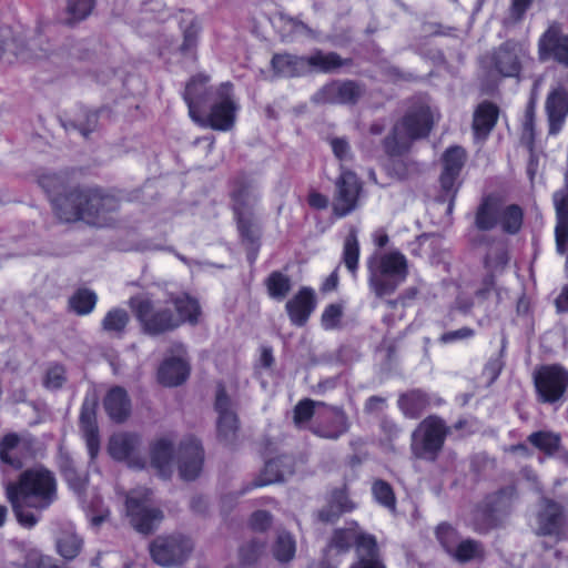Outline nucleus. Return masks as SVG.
I'll return each instance as SVG.
<instances>
[{"label": "nucleus", "mask_w": 568, "mask_h": 568, "mask_svg": "<svg viewBox=\"0 0 568 568\" xmlns=\"http://www.w3.org/2000/svg\"><path fill=\"white\" fill-rule=\"evenodd\" d=\"M65 382V369L60 365L51 366L45 375L44 385L48 388H60Z\"/></svg>", "instance_id": "nucleus-61"}, {"label": "nucleus", "mask_w": 568, "mask_h": 568, "mask_svg": "<svg viewBox=\"0 0 568 568\" xmlns=\"http://www.w3.org/2000/svg\"><path fill=\"white\" fill-rule=\"evenodd\" d=\"M359 251L356 230L351 229L344 240L342 261L354 278L357 276Z\"/></svg>", "instance_id": "nucleus-46"}, {"label": "nucleus", "mask_w": 568, "mask_h": 568, "mask_svg": "<svg viewBox=\"0 0 568 568\" xmlns=\"http://www.w3.org/2000/svg\"><path fill=\"white\" fill-rule=\"evenodd\" d=\"M435 534L438 542L448 555H450L455 547H457V544L462 538L458 531L446 523L439 524Z\"/></svg>", "instance_id": "nucleus-55"}, {"label": "nucleus", "mask_w": 568, "mask_h": 568, "mask_svg": "<svg viewBox=\"0 0 568 568\" xmlns=\"http://www.w3.org/2000/svg\"><path fill=\"white\" fill-rule=\"evenodd\" d=\"M192 550V540L180 534L158 537L150 546L153 560L163 567L183 564L190 557Z\"/></svg>", "instance_id": "nucleus-13"}, {"label": "nucleus", "mask_w": 568, "mask_h": 568, "mask_svg": "<svg viewBox=\"0 0 568 568\" xmlns=\"http://www.w3.org/2000/svg\"><path fill=\"white\" fill-rule=\"evenodd\" d=\"M449 427L436 415L423 419L412 434V454L423 460L435 462L442 452Z\"/></svg>", "instance_id": "nucleus-7"}, {"label": "nucleus", "mask_w": 568, "mask_h": 568, "mask_svg": "<svg viewBox=\"0 0 568 568\" xmlns=\"http://www.w3.org/2000/svg\"><path fill=\"white\" fill-rule=\"evenodd\" d=\"M324 402H316L310 398L300 400L294 407V424L297 427H303L305 423L310 422L314 416L315 407H326Z\"/></svg>", "instance_id": "nucleus-54"}, {"label": "nucleus", "mask_w": 568, "mask_h": 568, "mask_svg": "<svg viewBox=\"0 0 568 568\" xmlns=\"http://www.w3.org/2000/svg\"><path fill=\"white\" fill-rule=\"evenodd\" d=\"M499 109L489 101L481 102L474 112L473 130L476 138L486 139L497 123Z\"/></svg>", "instance_id": "nucleus-34"}, {"label": "nucleus", "mask_w": 568, "mask_h": 568, "mask_svg": "<svg viewBox=\"0 0 568 568\" xmlns=\"http://www.w3.org/2000/svg\"><path fill=\"white\" fill-rule=\"evenodd\" d=\"M129 305L140 322L143 332L151 336L164 334L181 325V321L175 318L170 307L154 303L144 295L131 297Z\"/></svg>", "instance_id": "nucleus-8"}, {"label": "nucleus", "mask_w": 568, "mask_h": 568, "mask_svg": "<svg viewBox=\"0 0 568 568\" xmlns=\"http://www.w3.org/2000/svg\"><path fill=\"white\" fill-rule=\"evenodd\" d=\"M174 459L180 477L183 480H194L200 475L204 462V452L200 442L194 437H187L180 443L176 453H174L173 442L168 437L153 443L151 464L162 478L171 477Z\"/></svg>", "instance_id": "nucleus-2"}, {"label": "nucleus", "mask_w": 568, "mask_h": 568, "mask_svg": "<svg viewBox=\"0 0 568 568\" xmlns=\"http://www.w3.org/2000/svg\"><path fill=\"white\" fill-rule=\"evenodd\" d=\"M6 496L11 504L18 523L24 528H33L38 524L40 517L26 509V507H29L27 500L11 494H6Z\"/></svg>", "instance_id": "nucleus-50"}, {"label": "nucleus", "mask_w": 568, "mask_h": 568, "mask_svg": "<svg viewBox=\"0 0 568 568\" xmlns=\"http://www.w3.org/2000/svg\"><path fill=\"white\" fill-rule=\"evenodd\" d=\"M367 267L368 286L377 297L393 294L408 274L407 260L398 251L371 257Z\"/></svg>", "instance_id": "nucleus-5"}, {"label": "nucleus", "mask_w": 568, "mask_h": 568, "mask_svg": "<svg viewBox=\"0 0 568 568\" xmlns=\"http://www.w3.org/2000/svg\"><path fill=\"white\" fill-rule=\"evenodd\" d=\"M466 152L460 146H450L443 154L442 187L447 192H456V181L465 164Z\"/></svg>", "instance_id": "nucleus-27"}, {"label": "nucleus", "mask_w": 568, "mask_h": 568, "mask_svg": "<svg viewBox=\"0 0 568 568\" xmlns=\"http://www.w3.org/2000/svg\"><path fill=\"white\" fill-rule=\"evenodd\" d=\"M80 428L87 442L88 452L91 458H94L99 452V430L95 420V405L85 399L80 413Z\"/></svg>", "instance_id": "nucleus-31"}, {"label": "nucleus", "mask_w": 568, "mask_h": 568, "mask_svg": "<svg viewBox=\"0 0 568 568\" xmlns=\"http://www.w3.org/2000/svg\"><path fill=\"white\" fill-rule=\"evenodd\" d=\"M347 63L336 52H323L322 50H315L313 53L307 55V70L317 71L323 73H331L342 68Z\"/></svg>", "instance_id": "nucleus-38"}, {"label": "nucleus", "mask_w": 568, "mask_h": 568, "mask_svg": "<svg viewBox=\"0 0 568 568\" xmlns=\"http://www.w3.org/2000/svg\"><path fill=\"white\" fill-rule=\"evenodd\" d=\"M329 144L334 155L341 161L346 162L352 159L351 145L344 138H333Z\"/></svg>", "instance_id": "nucleus-62"}, {"label": "nucleus", "mask_w": 568, "mask_h": 568, "mask_svg": "<svg viewBox=\"0 0 568 568\" xmlns=\"http://www.w3.org/2000/svg\"><path fill=\"white\" fill-rule=\"evenodd\" d=\"M398 408L408 418H418L429 406L430 399L422 389H412L402 394L397 400Z\"/></svg>", "instance_id": "nucleus-37"}, {"label": "nucleus", "mask_w": 568, "mask_h": 568, "mask_svg": "<svg viewBox=\"0 0 568 568\" xmlns=\"http://www.w3.org/2000/svg\"><path fill=\"white\" fill-rule=\"evenodd\" d=\"M152 491L140 487L132 489L125 497V514L133 528L150 534L162 520V511L152 505Z\"/></svg>", "instance_id": "nucleus-10"}, {"label": "nucleus", "mask_w": 568, "mask_h": 568, "mask_svg": "<svg viewBox=\"0 0 568 568\" xmlns=\"http://www.w3.org/2000/svg\"><path fill=\"white\" fill-rule=\"evenodd\" d=\"M98 296L88 288L78 290L69 300L71 310L78 315L90 314L97 304Z\"/></svg>", "instance_id": "nucleus-51"}, {"label": "nucleus", "mask_w": 568, "mask_h": 568, "mask_svg": "<svg viewBox=\"0 0 568 568\" xmlns=\"http://www.w3.org/2000/svg\"><path fill=\"white\" fill-rule=\"evenodd\" d=\"M210 78L204 74H196L190 79L185 85L183 99L189 108V114L192 120L200 119V111L206 104L210 97L213 99L214 92H211L207 83Z\"/></svg>", "instance_id": "nucleus-24"}, {"label": "nucleus", "mask_w": 568, "mask_h": 568, "mask_svg": "<svg viewBox=\"0 0 568 568\" xmlns=\"http://www.w3.org/2000/svg\"><path fill=\"white\" fill-rule=\"evenodd\" d=\"M449 556L458 562L480 560L485 557V548L478 540L460 538L457 547H455Z\"/></svg>", "instance_id": "nucleus-42"}, {"label": "nucleus", "mask_w": 568, "mask_h": 568, "mask_svg": "<svg viewBox=\"0 0 568 568\" xmlns=\"http://www.w3.org/2000/svg\"><path fill=\"white\" fill-rule=\"evenodd\" d=\"M545 110L549 123V134H558L568 116V91L564 87L552 89L546 98Z\"/></svg>", "instance_id": "nucleus-23"}, {"label": "nucleus", "mask_w": 568, "mask_h": 568, "mask_svg": "<svg viewBox=\"0 0 568 568\" xmlns=\"http://www.w3.org/2000/svg\"><path fill=\"white\" fill-rule=\"evenodd\" d=\"M265 550V541L258 538H253L248 541L243 542L237 551V559L247 565L248 567L254 566L261 558Z\"/></svg>", "instance_id": "nucleus-52"}, {"label": "nucleus", "mask_w": 568, "mask_h": 568, "mask_svg": "<svg viewBox=\"0 0 568 568\" xmlns=\"http://www.w3.org/2000/svg\"><path fill=\"white\" fill-rule=\"evenodd\" d=\"M172 303L175 307L178 315L176 320L181 321V324L189 322L194 324L197 322L201 313L199 302L187 294H181L172 298Z\"/></svg>", "instance_id": "nucleus-45"}, {"label": "nucleus", "mask_w": 568, "mask_h": 568, "mask_svg": "<svg viewBox=\"0 0 568 568\" xmlns=\"http://www.w3.org/2000/svg\"><path fill=\"white\" fill-rule=\"evenodd\" d=\"M332 414L327 423H317L312 427V433L317 437L337 440L342 435L347 433L349 422L343 408L337 406H326Z\"/></svg>", "instance_id": "nucleus-29"}, {"label": "nucleus", "mask_w": 568, "mask_h": 568, "mask_svg": "<svg viewBox=\"0 0 568 568\" xmlns=\"http://www.w3.org/2000/svg\"><path fill=\"white\" fill-rule=\"evenodd\" d=\"M316 307L315 292L303 286L286 302L285 308L290 321L295 326H304Z\"/></svg>", "instance_id": "nucleus-25"}, {"label": "nucleus", "mask_w": 568, "mask_h": 568, "mask_svg": "<svg viewBox=\"0 0 568 568\" xmlns=\"http://www.w3.org/2000/svg\"><path fill=\"white\" fill-rule=\"evenodd\" d=\"M239 104L233 93L231 82L221 83L214 91L211 110L207 114L200 111V119L194 118V122L203 128H212L217 131H229L235 122Z\"/></svg>", "instance_id": "nucleus-9"}, {"label": "nucleus", "mask_w": 568, "mask_h": 568, "mask_svg": "<svg viewBox=\"0 0 568 568\" xmlns=\"http://www.w3.org/2000/svg\"><path fill=\"white\" fill-rule=\"evenodd\" d=\"M282 37L285 41H293L297 38L316 39L318 32L303 21L286 14L280 16Z\"/></svg>", "instance_id": "nucleus-39"}, {"label": "nucleus", "mask_w": 568, "mask_h": 568, "mask_svg": "<svg viewBox=\"0 0 568 568\" xmlns=\"http://www.w3.org/2000/svg\"><path fill=\"white\" fill-rule=\"evenodd\" d=\"M59 467L69 487L77 494H81L88 483L87 475L83 471H79L75 462L64 454L60 456Z\"/></svg>", "instance_id": "nucleus-40"}, {"label": "nucleus", "mask_w": 568, "mask_h": 568, "mask_svg": "<svg viewBox=\"0 0 568 568\" xmlns=\"http://www.w3.org/2000/svg\"><path fill=\"white\" fill-rule=\"evenodd\" d=\"M540 61L554 60L568 68V34L562 32L558 22H551L538 40Z\"/></svg>", "instance_id": "nucleus-15"}, {"label": "nucleus", "mask_w": 568, "mask_h": 568, "mask_svg": "<svg viewBox=\"0 0 568 568\" xmlns=\"http://www.w3.org/2000/svg\"><path fill=\"white\" fill-rule=\"evenodd\" d=\"M527 442L547 457H552L561 446V436L551 430H537L527 437Z\"/></svg>", "instance_id": "nucleus-41"}, {"label": "nucleus", "mask_w": 568, "mask_h": 568, "mask_svg": "<svg viewBox=\"0 0 568 568\" xmlns=\"http://www.w3.org/2000/svg\"><path fill=\"white\" fill-rule=\"evenodd\" d=\"M524 55L525 50L521 44L507 41L495 53V68L504 77H517L521 68L520 59Z\"/></svg>", "instance_id": "nucleus-26"}, {"label": "nucleus", "mask_w": 568, "mask_h": 568, "mask_svg": "<svg viewBox=\"0 0 568 568\" xmlns=\"http://www.w3.org/2000/svg\"><path fill=\"white\" fill-rule=\"evenodd\" d=\"M523 222L524 211L519 205H504L494 195L481 199L474 216V225L480 232L491 231L499 225L504 233L515 235L521 230Z\"/></svg>", "instance_id": "nucleus-6"}, {"label": "nucleus", "mask_w": 568, "mask_h": 568, "mask_svg": "<svg viewBox=\"0 0 568 568\" xmlns=\"http://www.w3.org/2000/svg\"><path fill=\"white\" fill-rule=\"evenodd\" d=\"M387 407V398L373 395L365 400L364 412L368 415H375Z\"/></svg>", "instance_id": "nucleus-64"}, {"label": "nucleus", "mask_w": 568, "mask_h": 568, "mask_svg": "<svg viewBox=\"0 0 568 568\" xmlns=\"http://www.w3.org/2000/svg\"><path fill=\"white\" fill-rule=\"evenodd\" d=\"M272 524V516L265 510H257L252 514L250 525L254 530L264 531Z\"/></svg>", "instance_id": "nucleus-63"}, {"label": "nucleus", "mask_w": 568, "mask_h": 568, "mask_svg": "<svg viewBox=\"0 0 568 568\" xmlns=\"http://www.w3.org/2000/svg\"><path fill=\"white\" fill-rule=\"evenodd\" d=\"M200 27L197 22L194 20L191 21L183 31V43L181 45L182 52L187 53L196 47Z\"/></svg>", "instance_id": "nucleus-58"}, {"label": "nucleus", "mask_w": 568, "mask_h": 568, "mask_svg": "<svg viewBox=\"0 0 568 568\" xmlns=\"http://www.w3.org/2000/svg\"><path fill=\"white\" fill-rule=\"evenodd\" d=\"M567 518L560 504L544 498L537 514V529L541 535L560 537L565 535Z\"/></svg>", "instance_id": "nucleus-19"}, {"label": "nucleus", "mask_w": 568, "mask_h": 568, "mask_svg": "<svg viewBox=\"0 0 568 568\" xmlns=\"http://www.w3.org/2000/svg\"><path fill=\"white\" fill-rule=\"evenodd\" d=\"M343 317V306L341 304H329L325 307L321 316V323L324 329L331 331L339 326Z\"/></svg>", "instance_id": "nucleus-56"}, {"label": "nucleus", "mask_w": 568, "mask_h": 568, "mask_svg": "<svg viewBox=\"0 0 568 568\" xmlns=\"http://www.w3.org/2000/svg\"><path fill=\"white\" fill-rule=\"evenodd\" d=\"M475 336V331L470 327H460L442 334L438 338L442 344H452L458 341L469 339Z\"/></svg>", "instance_id": "nucleus-60"}, {"label": "nucleus", "mask_w": 568, "mask_h": 568, "mask_svg": "<svg viewBox=\"0 0 568 568\" xmlns=\"http://www.w3.org/2000/svg\"><path fill=\"white\" fill-rule=\"evenodd\" d=\"M372 494L379 505L392 511L396 509V497L387 481L383 479L375 480L372 485Z\"/></svg>", "instance_id": "nucleus-53"}, {"label": "nucleus", "mask_w": 568, "mask_h": 568, "mask_svg": "<svg viewBox=\"0 0 568 568\" xmlns=\"http://www.w3.org/2000/svg\"><path fill=\"white\" fill-rule=\"evenodd\" d=\"M534 386L537 402L557 405L568 388V371L558 364L542 365L535 369Z\"/></svg>", "instance_id": "nucleus-11"}, {"label": "nucleus", "mask_w": 568, "mask_h": 568, "mask_svg": "<svg viewBox=\"0 0 568 568\" xmlns=\"http://www.w3.org/2000/svg\"><path fill=\"white\" fill-rule=\"evenodd\" d=\"M34 438L30 435L10 433L0 440V460L14 469L23 465V460L32 453Z\"/></svg>", "instance_id": "nucleus-18"}, {"label": "nucleus", "mask_w": 568, "mask_h": 568, "mask_svg": "<svg viewBox=\"0 0 568 568\" xmlns=\"http://www.w3.org/2000/svg\"><path fill=\"white\" fill-rule=\"evenodd\" d=\"M140 438L134 434L119 433L111 436L108 450L112 458L128 462L130 467L143 468L144 459L135 456Z\"/></svg>", "instance_id": "nucleus-22"}, {"label": "nucleus", "mask_w": 568, "mask_h": 568, "mask_svg": "<svg viewBox=\"0 0 568 568\" xmlns=\"http://www.w3.org/2000/svg\"><path fill=\"white\" fill-rule=\"evenodd\" d=\"M335 187L333 211L335 215L343 217L355 210L361 192V183L354 172L341 165V173L335 182Z\"/></svg>", "instance_id": "nucleus-16"}, {"label": "nucleus", "mask_w": 568, "mask_h": 568, "mask_svg": "<svg viewBox=\"0 0 568 568\" xmlns=\"http://www.w3.org/2000/svg\"><path fill=\"white\" fill-rule=\"evenodd\" d=\"M55 215L62 222L84 221L94 226H106L120 209V200L100 187L77 186L52 200Z\"/></svg>", "instance_id": "nucleus-1"}, {"label": "nucleus", "mask_w": 568, "mask_h": 568, "mask_svg": "<svg viewBox=\"0 0 568 568\" xmlns=\"http://www.w3.org/2000/svg\"><path fill=\"white\" fill-rule=\"evenodd\" d=\"M6 494L23 498L31 508L44 510L58 498L57 478L45 467L34 466L22 471L17 481L8 483Z\"/></svg>", "instance_id": "nucleus-4"}, {"label": "nucleus", "mask_w": 568, "mask_h": 568, "mask_svg": "<svg viewBox=\"0 0 568 568\" xmlns=\"http://www.w3.org/2000/svg\"><path fill=\"white\" fill-rule=\"evenodd\" d=\"M103 405L109 417L116 423L124 422L131 410L128 394L124 388L119 386L113 387L108 392L103 400Z\"/></svg>", "instance_id": "nucleus-36"}, {"label": "nucleus", "mask_w": 568, "mask_h": 568, "mask_svg": "<svg viewBox=\"0 0 568 568\" xmlns=\"http://www.w3.org/2000/svg\"><path fill=\"white\" fill-rule=\"evenodd\" d=\"M362 95L361 87L354 81H333L320 89L313 97L316 103H355Z\"/></svg>", "instance_id": "nucleus-21"}, {"label": "nucleus", "mask_w": 568, "mask_h": 568, "mask_svg": "<svg viewBox=\"0 0 568 568\" xmlns=\"http://www.w3.org/2000/svg\"><path fill=\"white\" fill-rule=\"evenodd\" d=\"M295 551L296 542L294 537L286 531L280 532L272 546L274 558L281 564H286L294 558Z\"/></svg>", "instance_id": "nucleus-49"}, {"label": "nucleus", "mask_w": 568, "mask_h": 568, "mask_svg": "<svg viewBox=\"0 0 568 568\" xmlns=\"http://www.w3.org/2000/svg\"><path fill=\"white\" fill-rule=\"evenodd\" d=\"M554 205L556 210V246L560 254L567 251L568 242V191L559 190L554 194Z\"/></svg>", "instance_id": "nucleus-30"}, {"label": "nucleus", "mask_w": 568, "mask_h": 568, "mask_svg": "<svg viewBox=\"0 0 568 568\" xmlns=\"http://www.w3.org/2000/svg\"><path fill=\"white\" fill-rule=\"evenodd\" d=\"M179 355L166 358L158 372L159 382L165 386H178L189 376L190 367L183 357L184 348L181 344L178 346Z\"/></svg>", "instance_id": "nucleus-28"}, {"label": "nucleus", "mask_w": 568, "mask_h": 568, "mask_svg": "<svg viewBox=\"0 0 568 568\" xmlns=\"http://www.w3.org/2000/svg\"><path fill=\"white\" fill-rule=\"evenodd\" d=\"M265 286L270 297L283 301L292 288V281L288 275L281 271L272 272L265 280Z\"/></svg>", "instance_id": "nucleus-47"}, {"label": "nucleus", "mask_w": 568, "mask_h": 568, "mask_svg": "<svg viewBox=\"0 0 568 568\" xmlns=\"http://www.w3.org/2000/svg\"><path fill=\"white\" fill-rule=\"evenodd\" d=\"M232 196L239 232L244 240L253 243L256 234L253 230L252 214L260 199L257 187L253 181L241 179L236 181Z\"/></svg>", "instance_id": "nucleus-12"}, {"label": "nucleus", "mask_w": 568, "mask_h": 568, "mask_svg": "<svg viewBox=\"0 0 568 568\" xmlns=\"http://www.w3.org/2000/svg\"><path fill=\"white\" fill-rule=\"evenodd\" d=\"M433 124L434 112L429 103L418 99L384 139L385 152L390 156L408 152L415 141L429 134Z\"/></svg>", "instance_id": "nucleus-3"}, {"label": "nucleus", "mask_w": 568, "mask_h": 568, "mask_svg": "<svg viewBox=\"0 0 568 568\" xmlns=\"http://www.w3.org/2000/svg\"><path fill=\"white\" fill-rule=\"evenodd\" d=\"M272 68L281 77L293 78L308 73L307 55L277 53L272 58Z\"/></svg>", "instance_id": "nucleus-33"}, {"label": "nucleus", "mask_w": 568, "mask_h": 568, "mask_svg": "<svg viewBox=\"0 0 568 568\" xmlns=\"http://www.w3.org/2000/svg\"><path fill=\"white\" fill-rule=\"evenodd\" d=\"M293 460L290 456H280L265 463L262 475L253 484L254 487L266 486L276 481L284 480L286 476L292 475Z\"/></svg>", "instance_id": "nucleus-32"}, {"label": "nucleus", "mask_w": 568, "mask_h": 568, "mask_svg": "<svg viewBox=\"0 0 568 568\" xmlns=\"http://www.w3.org/2000/svg\"><path fill=\"white\" fill-rule=\"evenodd\" d=\"M354 509V504L349 500L347 494L343 489H336L331 496V505L327 509H322L318 514L322 521H333L342 513Z\"/></svg>", "instance_id": "nucleus-44"}, {"label": "nucleus", "mask_w": 568, "mask_h": 568, "mask_svg": "<svg viewBox=\"0 0 568 568\" xmlns=\"http://www.w3.org/2000/svg\"><path fill=\"white\" fill-rule=\"evenodd\" d=\"M94 7V0H67L62 20L68 26H74L85 20Z\"/></svg>", "instance_id": "nucleus-43"}, {"label": "nucleus", "mask_w": 568, "mask_h": 568, "mask_svg": "<svg viewBox=\"0 0 568 568\" xmlns=\"http://www.w3.org/2000/svg\"><path fill=\"white\" fill-rule=\"evenodd\" d=\"M217 417V437L224 445H232L237 435V416L232 409V403L222 385L217 386L215 398Z\"/></svg>", "instance_id": "nucleus-17"}, {"label": "nucleus", "mask_w": 568, "mask_h": 568, "mask_svg": "<svg viewBox=\"0 0 568 568\" xmlns=\"http://www.w3.org/2000/svg\"><path fill=\"white\" fill-rule=\"evenodd\" d=\"M130 321L129 313L123 308L110 310L101 322L102 329L108 334L121 336Z\"/></svg>", "instance_id": "nucleus-48"}, {"label": "nucleus", "mask_w": 568, "mask_h": 568, "mask_svg": "<svg viewBox=\"0 0 568 568\" xmlns=\"http://www.w3.org/2000/svg\"><path fill=\"white\" fill-rule=\"evenodd\" d=\"M496 508H489L484 511H479L476 515L475 530L480 534H486L490 529L495 528L498 525V516Z\"/></svg>", "instance_id": "nucleus-57"}, {"label": "nucleus", "mask_w": 568, "mask_h": 568, "mask_svg": "<svg viewBox=\"0 0 568 568\" xmlns=\"http://www.w3.org/2000/svg\"><path fill=\"white\" fill-rule=\"evenodd\" d=\"M376 545L374 536L361 532L355 528H346L334 531L329 547L336 549L337 552H344L349 550L352 546H355L358 556L372 554Z\"/></svg>", "instance_id": "nucleus-20"}, {"label": "nucleus", "mask_w": 568, "mask_h": 568, "mask_svg": "<svg viewBox=\"0 0 568 568\" xmlns=\"http://www.w3.org/2000/svg\"><path fill=\"white\" fill-rule=\"evenodd\" d=\"M83 540L75 532L73 525L65 524L55 537L58 554L65 560H73L82 550Z\"/></svg>", "instance_id": "nucleus-35"}, {"label": "nucleus", "mask_w": 568, "mask_h": 568, "mask_svg": "<svg viewBox=\"0 0 568 568\" xmlns=\"http://www.w3.org/2000/svg\"><path fill=\"white\" fill-rule=\"evenodd\" d=\"M473 244L476 246L485 245L487 247L484 256V266L488 274L484 282L487 287L486 290H488L494 284V276L500 274L508 264L509 253L507 244L504 240L487 234H480L474 237Z\"/></svg>", "instance_id": "nucleus-14"}, {"label": "nucleus", "mask_w": 568, "mask_h": 568, "mask_svg": "<svg viewBox=\"0 0 568 568\" xmlns=\"http://www.w3.org/2000/svg\"><path fill=\"white\" fill-rule=\"evenodd\" d=\"M71 125L73 129L78 130L83 136L87 138L98 126V113L91 111L87 112L83 116V120L72 122Z\"/></svg>", "instance_id": "nucleus-59"}]
</instances>
